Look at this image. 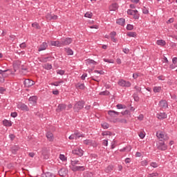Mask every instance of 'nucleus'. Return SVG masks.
Segmentation results:
<instances>
[{
    "mask_svg": "<svg viewBox=\"0 0 177 177\" xmlns=\"http://www.w3.org/2000/svg\"><path fill=\"white\" fill-rule=\"evenodd\" d=\"M71 169H72L73 172H77V171H85V167L84 166H77L81 165V162L78 160H72L71 161Z\"/></svg>",
    "mask_w": 177,
    "mask_h": 177,
    "instance_id": "1",
    "label": "nucleus"
},
{
    "mask_svg": "<svg viewBox=\"0 0 177 177\" xmlns=\"http://www.w3.org/2000/svg\"><path fill=\"white\" fill-rule=\"evenodd\" d=\"M118 85H119V86H122V88H131L132 83L124 79H120L118 82Z\"/></svg>",
    "mask_w": 177,
    "mask_h": 177,
    "instance_id": "2",
    "label": "nucleus"
},
{
    "mask_svg": "<svg viewBox=\"0 0 177 177\" xmlns=\"http://www.w3.org/2000/svg\"><path fill=\"white\" fill-rule=\"evenodd\" d=\"M127 15L133 16V19H135V20H139V17H140V15L138 10L129 9L127 10Z\"/></svg>",
    "mask_w": 177,
    "mask_h": 177,
    "instance_id": "3",
    "label": "nucleus"
},
{
    "mask_svg": "<svg viewBox=\"0 0 177 177\" xmlns=\"http://www.w3.org/2000/svg\"><path fill=\"white\" fill-rule=\"evenodd\" d=\"M157 148L158 150H161V151H165L168 149V146L165 144L162 140H160L158 143L157 144Z\"/></svg>",
    "mask_w": 177,
    "mask_h": 177,
    "instance_id": "4",
    "label": "nucleus"
},
{
    "mask_svg": "<svg viewBox=\"0 0 177 177\" xmlns=\"http://www.w3.org/2000/svg\"><path fill=\"white\" fill-rule=\"evenodd\" d=\"M84 104H85V102H84V101L77 102L74 105V107H73L74 111L78 113L80 110H82V109H84Z\"/></svg>",
    "mask_w": 177,
    "mask_h": 177,
    "instance_id": "5",
    "label": "nucleus"
},
{
    "mask_svg": "<svg viewBox=\"0 0 177 177\" xmlns=\"http://www.w3.org/2000/svg\"><path fill=\"white\" fill-rule=\"evenodd\" d=\"M156 136L158 139H161V140H168V139H169L168 135H167L164 131H158L156 133Z\"/></svg>",
    "mask_w": 177,
    "mask_h": 177,
    "instance_id": "6",
    "label": "nucleus"
},
{
    "mask_svg": "<svg viewBox=\"0 0 177 177\" xmlns=\"http://www.w3.org/2000/svg\"><path fill=\"white\" fill-rule=\"evenodd\" d=\"M73 42V39L70 37H66L64 39H62L60 41L61 47L67 46V45H70Z\"/></svg>",
    "mask_w": 177,
    "mask_h": 177,
    "instance_id": "7",
    "label": "nucleus"
},
{
    "mask_svg": "<svg viewBox=\"0 0 177 177\" xmlns=\"http://www.w3.org/2000/svg\"><path fill=\"white\" fill-rule=\"evenodd\" d=\"M159 107L160 110H167L168 109V102L165 100H162L159 102Z\"/></svg>",
    "mask_w": 177,
    "mask_h": 177,
    "instance_id": "8",
    "label": "nucleus"
},
{
    "mask_svg": "<svg viewBox=\"0 0 177 177\" xmlns=\"http://www.w3.org/2000/svg\"><path fill=\"white\" fill-rule=\"evenodd\" d=\"M24 85L25 88H31L32 85H35V82L30 80V79H26L24 82Z\"/></svg>",
    "mask_w": 177,
    "mask_h": 177,
    "instance_id": "9",
    "label": "nucleus"
},
{
    "mask_svg": "<svg viewBox=\"0 0 177 177\" xmlns=\"http://www.w3.org/2000/svg\"><path fill=\"white\" fill-rule=\"evenodd\" d=\"M73 154H75L76 156H79V157H82L84 156V150L81 148H76L75 149L72 151Z\"/></svg>",
    "mask_w": 177,
    "mask_h": 177,
    "instance_id": "10",
    "label": "nucleus"
},
{
    "mask_svg": "<svg viewBox=\"0 0 177 177\" xmlns=\"http://www.w3.org/2000/svg\"><path fill=\"white\" fill-rule=\"evenodd\" d=\"M17 109L21 110L22 111H28L29 110L28 106H27V105L25 104H19L17 105Z\"/></svg>",
    "mask_w": 177,
    "mask_h": 177,
    "instance_id": "11",
    "label": "nucleus"
},
{
    "mask_svg": "<svg viewBox=\"0 0 177 177\" xmlns=\"http://www.w3.org/2000/svg\"><path fill=\"white\" fill-rule=\"evenodd\" d=\"M108 114L110 115V117H111V118H115L118 115H120V112L111 110L108 111Z\"/></svg>",
    "mask_w": 177,
    "mask_h": 177,
    "instance_id": "12",
    "label": "nucleus"
},
{
    "mask_svg": "<svg viewBox=\"0 0 177 177\" xmlns=\"http://www.w3.org/2000/svg\"><path fill=\"white\" fill-rule=\"evenodd\" d=\"M48 48V43L43 42L38 48V52H42V50H46Z\"/></svg>",
    "mask_w": 177,
    "mask_h": 177,
    "instance_id": "13",
    "label": "nucleus"
},
{
    "mask_svg": "<svg viewBox=\"0 0 177 177\" xmlns=\"http://www.w3.org/2000/svg\"><path fill=\"white\" fill-rule=\"evenodd\" d=\"M156 117L157 118H158V120H165V118H167L168 115L165 112H162V113H159L156 114Z\"/></svg>",
    "mask_w": 177,
    "mask_h": 177,
    "instance_id": "14",
    "label": "nucleus"
},
{
    "mask_svg": "<svg viewBox=\"0 0 177 177\" xmlns=\"http://www.w3.org/2000/svg\"><path fill=\"white\" fill-rule=\"evenodd\" d=\"M37 96H32L29 97V102L32 106H35L37 104Z\"/></svg>",
    "mask_w": 177,
    "mask_h": 177,
    "instance_id": "15",
    "label": "nucleus"
},
{
    "mask_svg": "<svg viewBox=\"0 0 177 177\" xmlns=\"http://www.w3.org/2000/svg\"><path fill=\"white\" fill-rule=\"evenodd\" d=\"M67 107V105L64 104H60L58 105L57 108V111L58 113H60V111H63V110H66V108Z\"/></svg>",
    "mask_w": 177,
    "mask_h": 177,
    "instance_id": "16",
    "label": "nucleus"
},
{
    "mask_svg": "<svg viewBox=\"0 0 177 177\" xmlns=\"http://www.w3.org/2000/svg\"><path fill=\"white\" fill-rule=\"evenodd\" d=\"M46 136L49 142H53V139H55V138L53 137V133H52V132H47Z\"/></svg>",
    "mask_w": 177,
    "mask_h": 177,
    "instance_id": "17",
    "label": "nucleus"
},
{
    "mask_svg": "<svg viewBox=\"0 0 177 177\" xmlns=\"http://www.w3.org/2000/svg\"><path fill=\"white\" fill-rule=\"evenodd\" d=\"M50 45L51 46H57V48H62L60 41H51Z\"/></svg>",
    "mask_w": 177,
    "mask_h": 177,
    "instance_id": "18",
    "label": "nucleus"
},
{
    "mask_svg": "<svg viewBox=\"0 0 177 177\" xmlns=\"http://www.w3.org/2000/svg\"><path fill=\"white\" fill-rule=\"evenodd\" d=\"M76 89H81L82 91H84L85 89V84L84 83H77L75 84Z\"/></svg>",
    "mask_w": 177,
    "mask_h": 177,
    "instance_id": "19",
    "label": "nucleus"
},
{
    "mask_svg": "<svg viewBox=\"0 0 177 177\" xmlns=\"http://www.w3.org/2000/svg\"><path fill=\"white\" fill-rule=\"evenodd\" d=\"M116 23L119 24V26H125V19L120 18L117 19Z\"/></svg>",
    "mask_w": 177,
    "mask_h": 177,
    "instance_id": "20",
    "label": "nucleus"
},
{
    "mask_svg": "<svg viewBox=\"0 0 177 177\" xmlns=\"http://www.w3.org/2000/svg\"><path fill=\"white\" fill-rule=\"evenodd\" d=\"M109 9L111 11L115 12L117 9H118V4L114 3L111 6H110Z\"/></svg>",
    "mask_w": 177,
    "mask_h": 177,
    "instance_id": "21",
    "label": "nucleus"
},
{
    "mask_svg": "<svg viewBox=\"0 0 177 177\" xmlns=\"http://www.w3.org/2000/svg\"><path fill=\"white\" fill-rule=\"evenodd\" d=\"M156 44L159 46H165V45H167V42H165V40L163 39L157 40Z\"/></svg>",
    "mask_w": 177,
    "mask_h": 177,
    "instance_id": "22",
    "label": "nucleus"
},
{
    "mask_svg": "<svg viewBox=\"0 0 177 177\" xmlns=\"http://www.w3.org/2000/svg\"><path fill=\"white\" fill-rule=\"evenodd\" d=\"M64 50L68 56H73L74 55V51L70 48H65Z\"/></svg>",
    "mask_w": 177,
    "mask_h": 177,
    "instance_id": "23",
    "label": "nucleus"
},
{
    "mask_svg": "<svg viewBox=\"0 0 177 177\" xmlns=\"http://www.w3.org/2000/svg\"><path fill=\"white\" fill-rule=\"evenodd\" d=\"M19 149L20 148L18 146H14L11 148V152L12 153V154H17Z\"/></svg>",
    "mask_w": 177,
    "mask_h": 177,
    "instance_id": "24",
    "label": "nucleus"
},
{
    "mask_svg": "<svg viewBox=\"0 0 177 177\" xmlns=\"http://www.w3.org/2000/svg\"><path fill=\"white\" fill-rule=\"evenodd\" d=\"M41 177H55L53 174L50 172H46L41 174Z\"/></svg>",
    "mask_w": 177,
    "mask_h": 177,
    "instance_id": "25",
    "label": "nucleus"
},
{
    "mask_svg": "<svg viewBox=\"0 0 177 177\" xmlns=\"http://www.w3.org/2000/svg\"><path fill=\"white\" fill-rule=\"evenodd\" d=\"M3 124L4 125V127H12V122L8 120H4L3 121Z\"/></svg>",
    "mask_w": 177,
    "mask_h": 177,
    "instance_id": "26",
    "label": "nucleus"
},
{
    "mask_svg": "<svg viewBox=\"0 0 177 177\" xmlns=\"http://www.w3.org/2000/svg\"><path fill=\"white\" fill-rule=\"evenodd\" d=\"M64 82L63 80H60L58 82H55L50 84V85L53 86H59L60 84H64Z\"/></svg>",
    "mask_w": 177,
    "mask_h": 177,
    "instance_id": "27",
    "label": "nucleus"
},
{
    "mask_svg": "<svg viewBox=\"0 0 177 177\" xmlns=\"http://www.w3.org/2000/svg\"><path fill=\"white\" fill-rule=\"evenodd\" d=\"M75 136L76 138V139H78L80 138H85V135L84 134H82L80 132H75Z\"/></svg>",
    "mask_w": 177,
    "mask_h": 177,
    "instance_id": "28",
    "label": "nucleus"
},
{
    "mask_svg": "<svg viewBox=\"0 0 177 177\" xmlns=\"http://www.w3.org/2000/svg\"><path fill=\"white\" fill-rule=\"evenodd\" d=\"M83 143L86 146H92V140H84Z\"/></svg>",
    "mask_w": 177,
    "mask_h": 177,
    "instance_id": "29",
    "label": "nucleus"
},
{
    "mask_svg": "<svg viewBox=\"0 0 177 177\" xmlns=\"http://www.w3.org/2000/svg\"><path fill=\"white\" fill-rule=\"evenodd\" d=\"M153 92L155 93H159V92H161V86H154Z\"/></svg>",
    "mask_w": 177,
    "mask_h": 177,
    "instance_id": "30",
    "label": "nucleus"
},
{
    "mask_svg": "<svg viewBox=\"0 0 177 177\" xmlns=\"http://www.w3.org/2000/svg\"><path fill=\"white\" fill-rule=\"evenodd\" d=\"M59 175H60V176H66V169H61L59 171H58Z\"/></svg>",
    "mask_w": 177,
    "mask_h": 177,
    "instance_id": "31",
    "label": "nucleus"
},
{
    "mask_svg": "<svg viewBox=\"0 0 177 177\" xmlns=\"http://www.w3.org/2000/svg\"><path fill=\"white\" fill-rule=\"evenodd\" d=\"M127 35L128 37L135 38V37H136V32H127Z\"/></svg>",
    "mask_w": 177,
    "mask_h": 177,
    "instance_id": "32",
    "label": "nucleus"
},
{
    "mask_svg": "<svg viewBox=\"0 0 177 177\" xmlns=\"http://www.w3.org/2000/svg\"><path fill=\"white\" fill-rule=\"evenodd\" d=\"M86 63H87L88 64H94V65H96V64H97V63H96V62H95V60L91 59H87V60H86Z\"/></svg>",
    "mask_w": 177,
    "mask_h": 177,
    "instance_id": "33",
    "label": "nucleus"
},
{
    "mask_svg": "<svg viewBox=\"0 0 177 177\" xmlns=\"http://www.w3.org/2000/svg\"><path fill=\"white\" fill-rule=\"evenodd\" d=\"M100 95L103 96H109L110 95V92L109 91H102L100 93Z\"/></svg>",
    "mask_w": 177,
    "mask_h": 177,
    "instance_id": "34",
    "label": "nucleus"
},
{
    "mask_svg": "<svg viewBox=\"0 0 177 177\" xmlns=\"http://www.w3.org/2000/svg\"><path fill=\"white\" fill-rule=\"evenodd\" d=\"M102 135V136H111L112 133L110 131H103Z\"/></svg>",
    "mask_w": 177,
    "mask_h": 177,
    "instance_id": "35",
    "label": "nucleus"
},
{
    "mask_svg": "<svg viewBox=\"0 0 177 177\" xmlns=\"http://www.w3.org/2000/svg\"><path fill=\"white\" fill-rule=\"evenodd\" d=\"M44 68L46 70H52V64H46L44 65Z\"/></svg>",
    "mask_w": 177,
    "mask_h": 177,
    "instance_id": "36",
    "label": "nucleus"
},
{
    "mask_svg": "<svg viewBox=\"0 0 177 177\" xmlns=\"http://www.w3.org/2000/svg\"><path fill=\"white\" fill-rule=\"evenodd\" d=\"M101 125H102V127L103 128V129H109V125L108 123L104 122Z\"/></svg>",
    "mask_w": 177,
    "mask_h": 177,
    "instance_id": "37",
    "label": "nucleus"
},
{
    "mask_svg": "<svg viewBox=\"0 0 177 177\" xmlns=\"http://www.w3.org/2000/svg\"><path fill=\"white\" fill-rule=\"evenodd\" d=\"M92 12H87L85 15H84V17H88V19H92Z\"/></svg>",
    "mask_w": 177,
    "mask_h": 177,
    "instance_id": "38",
    "label": "nucleus"
},
{
    "mask_svg": "<svg viewBox=\"0 0 177 177\" xmlns=\"http://www.w3.org/2000/svg\"><path fill=\"white\" fill-rule=\"evenodd\" d=\"M103 61L105 62V63H109V64H113V63H114V60L113 59H109L104 58L103 59Z\"/></svg>",
    "mask_w": 177,
    "mask_h": 177,
    "instance_id": "39",
    "label": "nucleus"
},
{
    "mask_svg": "<svg viewBox=\"0 0 177 177\" xmlns=\"http://www.w3.org/2000/svg\"><path fill=\"white\" fill-rule=\"evenodd\" d=\"M142 13L144 15H149V8H147L146 7L142 8Z\"/></svg>",
    "mask_w": 177,
    "mask_h": 177,
    "instance_id": "40",
    "label": "nucleus"
},
{
    "mask_svg": "<svg viewBox=\"0 0 177 177\" xmlns=\"http://www.w3.org/2000/svg\"><path fill=\"white\" fill-rule=\"evenodd\" d=\"M59 160H61V161H66L67 158H66V156L64 154H60Z\"/></svg>",
    "mask_w": 177,
    "mask_h": 177,
    "instance_id": "41",
    "label": "nucleus"
},
{
    "mask_svg": "<svg viewBox=\"0 0 177 177\" xmlns=\"http://www.w3.org/2000/svg\"><path fill=\"white\" fill-rule=\"evenodd\" d=\"M32 27H33L34 28H37V30H39V25L37 22L32 24Z\"/></svg>",
    "mask_w": 177,
    "mask_h": 177,
    "instance_id": "42",
    "label": "nucleus"
},
{
    "mask_svg": "<svg viewBox=\"0 0 177 177\" xmlns=\"http://www.w3.org/2000/svg\"><path fill=\"white\" fill-rule=\"evenodd\" d=\"M147 164H149V162L147 160H145L141 162L142 167H147Z\"/></svg>",
    "mask_w": 177,
    "mask_h": 177,
    "instance_id": "43",
    "label": "nucleus"
},
{
    "mask_svg": "<svg viewBox=\"0 0 177 177\" xmlns=\"http://www.w3.org/2000/svg\"><path fill=\"white\" fill-rule=\"evenodd\" d=\"M116 107L118 110H121L122 109H125V106L121 104H117L116 105Z\"/></svg>",
    "mask_w": 177,
    "mask_h": 177,
    "instance_id": "44",
    "label": "nucleus"
},
{
    "mask_svg": "<svg viewBox=\"0 0 177 177\" xmlns=\"http://www.w3.org/2000/svg\"><path fill=\"white\" fill-rule=\"evenodd\" d=\"M64 71L58 69L57 71V74H59V75H64Z\"/></svg>",
    "mask_w": 177,
    "mask_h": 177,
    "instance_id": "45",
    "label": "nucleus"
},
{
    "mask_svg": "<svg viewBox=\"0 0 177 177\" xmlns=\"http://www.w3.org/2000/svg\"><path fill=\"white\" fill-rule=\"evenodd\" d=\"M127 30H128L129 31L133 30V25L128 24L127 26Z\"/></svg>",
    "mask_w": 177,
    "mask_h": 177,
    "instance_id": "46",
    "label": "nucleus"
},
{
    "mask_svg": "<svg viewBox=\"0 0 177 177\" xmlns=\"http://www.w3.org/2000/svg\"><path fill=\"white\" fill-rule=\"evenodd\" d=\"M150 165H151L153 168H157V167H158V164H157V162H151Z\"/></svg>",
    "mask_w": 177,
    "mask_h": 177,
    "instance_id": "47",
    "label": "nucleus"
},
{
    "mask_svg": "<svg viewBox=\"0 0 177 177\" xmlns=\"http://www.w3.org/2000/svg\"><path fill=\"white\" fill-rule=\"evenodd\" d=\"M133 99L135 102H139V96H138V94L136 93L133 94Z\"/></svg>",
    "mask_w": 177,
    "mask_h": 177,
    "instance_id": "48",
    "label": "nucleus"
},
{
    "mask_svg": "<svg viewBox=\"0 0 177 177\" xmlns=\"http://www.w3.org/2000/svg\"><path fill=\"white\" fill-rule=\"evenodd\" d=\"M134 89H136V92H142V88L138 86H135Z\"/></svg>",
    "mask_w": 177,
    "mask_h": 177,
    "instance_id": "49",
    "label": "nucleus"
},
{
    "mask_svg": "<svg viewBox=\"0 0 177 177\" xmlns=\"http://www.w3.org/2000/svg\"><path fill=\"white\" fill-rule=\"evenodd\" d=\"M94 73H97V74H100V75H104V71H103L95 70V71H94Z\"/></svg>",
    "mask_w": 177,
    "mask_h": 177,
    "instance_id": "50",
    "label": "nucleus"
},
{
    "mask_svg": "<svg viewBox=\"0 0 177 177\" xmlns=\"http://www.w3.org/2000/svg\"><path fill=\"white\" fill-rule=\"evenodd\" d=\"M158 175V173L155 172V173H152V174H149L148 175V177H156Z\"/></svg>",
    "mask_w": 177,
    "mask_h": 177,
    "instance_id": "51",
    "label": "nucleus"
},
{
    "mask_svg": "<svg viewBox=\"0 0 177 177\" xmlns=\"http://www.w3.org/2000/svg\"><path fill=\"white\" fill-rule=\"evenodd\" d=\"M158 80L160 81H165V77L164 75H160L158 77Z\"/></svg>",
    "mask_w": 177,
    "mask_h": 177,
    "instance_id": "52",
    "label": "nucleus"
},
{
    "mask_svg": "<svg viewBox=\"0 0 177 177\" xmlns=\"http://www.w3.org/2000/svg\"><path fill=\"white\" fill-rule=\"evenodd\" d=\"M68 139H70V140H73V139H77L75 137V133L73 134H71L69 137Z\"/></svg>",
    "mask_w": 177,
    "mask_h": 177,
    "instance_id": "53",
    "label": "nucleus"
},
{
    "mask_svg": "<svg viewBox=\"0 0 177 177\" xmlns=\"http://www.w3.org/2000/svg\"><path fill=\"white\" fill-rule=\"evenodd\" d=\"M46 18L47 19V20H52V15L50 14V13H48V14L46 15Z\"/></svg>",
    "mask_w": 177,
    "mask_h": 177,
    "instance_id": "54",
    "label": "nucleus"
},
{
    "mask_svg": "<svg viewBox=\"0 0 177 177\" xmlns=\"http://www.w3.org/2000/svg\"><path fill=\"white\" fill-rule=\"evenodd\" d=\"M104 146H109V140H104L102 142Z\"/></svg>",
    "mask_w": 177,
    "mask_h": 177,
    "instance_id": "55",
    "label": "nucleus"
},
{
    "mask_svg": "<svg viewBox=\"0 0 177 177\" xmlns=\"http://www.w3.org/2000/svg\"><path fill=\"white\" fill-rule=\"evenodd\" d=\"M26 47V43H21L20 45H19V48H21V49H25V48Z\"/></svg>",
    "mask_w": 177,
    "mask_h": 177,
    "instance_id": "56",
    "label": "nucleus"
},
{
    "mask_svg": "<svg viewBox=\"0 0 177 177\" xmlns=\"http://www.w3.org/2000/svg\"><path fill=\"white\" fill-rule=\"evenodd\" d=\"M10 116L12 117V118H16V117H17V113L12 112V113H11Z\"/></svg>",
    "mask_w": 177,
    "mask_h": 177,
    "instance_id": "57",
    "label": "nucleus"
},
{
    "mask_svg": "<svg viewBox=\"0 0 177 177\" xmlns=\"http://www.w3.org/2000/svg\"><path fill=\"white\" fill-rule=\"evenodd\" d=\"M88 77V74L87 73H84L82 76L81 78L82 80H83V81H84L85 78H86Z\"/></svg>",
    "mask_w": 177,
    "mask_h": 177,
    "instance_id": "58",
    "label": "nucleus"
},
{
    "mask_svg": "<svg viewBox=\"0 0 177 177\" xmlns=\"http://www.w3.org/2000/svg\"><path fill=\"white\" fill-rule=\"evenodd\" d=\"M146 136V135H145L143 133H139V137L140 138V139H145V137Z\"/></svg>",
    "mask_w": 177,
    "mask_h": 177,
    "instance_id": "59",
    "label": "nucleus"
},
{
    "mask_svg": "<svg viewBox=\"0 0 177 177\" xmlns=\"http://www.w3.org/2000/svg\"><path fill=\"white\" fill-rule=\"evenodd\" d=\"M122 52L126 55H128V53H129V50L128 48H123Z\"/></svg>",
    "mask_w": 177,
    "mask_h": 177,
    "instance_id": "60",
    "label": "nucleus"
},
{
    "mask_svg": "<svg viewBox=\"0 0 177 177\" xmlns=\"http://www.w3.org/2000/svg\"><path fill=\"white\" fill-rule=\"evenodd\" d=\"M172 63H173V64H177V57H175L172 59Z\"/></svg>",
    "mask_w": 177,
    "mask_h": 177,
    "instance_id": "61",
    "label": "nucleus"
},
{
    "mask_svg": "<svg viewBox=\"0 0 177 177\" xmlns=\"http://www.w3.org/2000/svg\"><path fill=\"white\" fill-rule=\"evenodd\" d=\"M9 138H10V140H13L15 139V138H16V136L14 134H10Z\"/></svg>",
    "mask_w": 177,
    "mask_h": 177,
    "instance_id": "62",
    "label": "nucleus"
},
{
    "mask_svg": "<svg viewBox=\"0 0 177 177\" xmlns=\"http://www.w3.org/2000/svg\"><path fill=\"white\" fill-rule=\"evenodd\" d=\"M144 118L143 115L140 114L138 117V120H139L140 121H142Z\"/></svg>",
    "mask_w": 177,
    "mask_h": 177,
    "instance_id": "63",
    "label": "nucleus"
},
{
    "mask_svg": "<svg viewBox=\"0 0 177 177\" xmlns=\"http://www.w3.org/2000/svg\"><path fill=\"white\" fill-rule=\"evenodd\" d=\"M111 37H115L117 35V32L115 31H113L110 34Z\"/></svg>",
    "mask_w": 177,
    "mask_h": 177,
    "instance_id": "64",
    "label": "nucleus"
}]
</instances>
